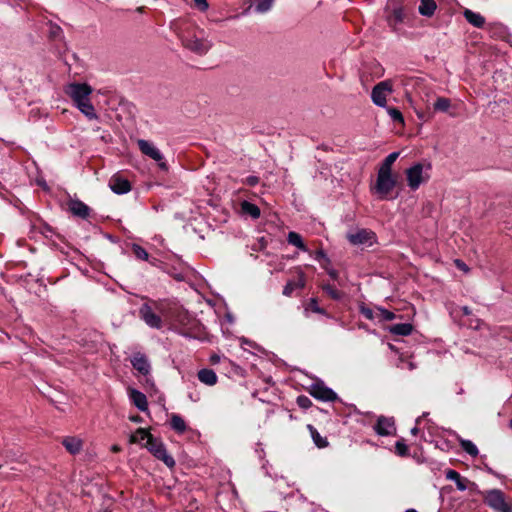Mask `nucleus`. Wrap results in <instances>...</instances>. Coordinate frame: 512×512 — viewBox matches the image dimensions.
<instances>
[{
	"label": "nucleus",
	"mask_w": 512,
	"mask_h": 512,
	"mask_svg": "<svg viewBox=\"0 0 512 512\" xmlns=\"http://www.w3.org/2000/svg\"><path fill=\"white\" fill-rule=\"evenodd\" d=\"M182 43L185 48L198 55H205L212 47V43L209 40L196 35L184 36Z\"/></svg>",
	"instance_id": "obj_8"
},
{
	"label": "nucleus",
	"mask_w": 512,
	"mask_h": 512,
	"mask_svg": "<svg viewBox=\"0 0 512 512\" xmlns=\"http://www.w3.org/2000/svg\"><path fill=\"white\" fill-rule=\"evenodd\" d=\"M69 210L73 215L82 219H86L90 213V208L80 200H70Z\"/></svg>",
	"instance_id": "obj_16"
},
{
	"label": "nucleus",
	"mask_w": 512,
	"mask_h": 512,
	"mask_svg": "<svg viewBox=\"0 0 512 512\" xmlns=\"http://www.w3.org/2000/svg\"><path fill=\"white\" fill-rule=\"evenodd\" d=\"M413 326L409 323L394 324L389 327V332L394 335L408 336L412 333Z\"/></svg>",
	"instance_id": "obj_24"
},
{
	"label": "nucleus",
	"mask_w": 512,
	"mask_h": 512,
	"mask_svg": "<svg viewBox=\"0 0 512 512\" xmlns=\"http://www.w3.org/2000/svg\"><path fill=\"white\" fill-rule=\"evenodd\" d=\"M392 92V82L390 80L381 81L372 89L371 99L375 105L379 107H386L387 95Z\"/></svg>",
	"instance_id": "obj_9"
},
{
	"label": "nucleus",
	"mask_w": 512,
	"mask_h": 512,
	"mask_svg": "<svg viewBox=\"0 0 512 512\" xmlns=\"http://www.w3.org/2000/svg\"><path fill=\"white\" fill-rule=\"evenodd\" d=\"M65 449L75 455L78 454L83 448V441L76 436H67L62 440Z\"/></svg>",
	"instance_id": "obj_17"
},
{
	"label": "nucleus",
	"mask_w": 512,
	"mask_h": 512,
	"mask_svg": "<svg viewBox=\"0 0 512 512\" xmlns=\"http://www.w3.org/2000/svg\"><path fill=\"white\" fill-rule=\"evenodd\" d=\"M422 417H425V414H422V416H421V417H418V418L416 419V424H417V425H419V424H420V421H421Z\"/></svg>",
	"instance_id": "obj_52"
},
{
	"label": "nucleus",
	"mask_w": 512,
	"mask_h": 512,
	"mask_svg": "<svg viewBox=\"0 0 512 512\" xmlns=\"http://www.w3.org/2000/svg\"><path fill=\"white\" fill-rule=\"evenodd\" d=\"M130 420L133 422H140L141 418H140V416H131Z\"/></svg>",
	"instance_id": "obj_50"
},
{
	"label": "nucleus",
	"mask_w": 512,
	"mask_h": 512,
	"mask_svg": "<svg viewBox=\"0 0 512 512\" xmlns=\"http://www.w3.org/2000/svg\"><path fill=\"white\" fill-rule=\"evenodd\" d=\"M137 144H138L139 150L142 152V154H144L145 156L156 161L158 163V167L161 170H163V171L168 170V165H167L166 161L164 160L163 154L153 143H151L147 140H144V139H139L137 141Z\"/></svg>",
	"instance_id": "obj_6"
},
{
	"label": "nucleus",
	"mask_w": 512,
	"mask_h": 512,
	"mask_svg": "<svg viewBox=\"0 0 512 512\" xmlns=\"http://www.w3.org/2000/svg\"><path fill=\"white\" fill-rule=\"evenodd\" d=\"M132 251L135 257L140 260L147 261L149 258L148 252L138 244L132 245Z\"/></svg>",
	"instance_id": "obj_32"
},
{
	"label": "nucleus",
	"mask_w": 512,
	"mask_h": 512,
	"mask_svg": "<svg viewBox=\"0 0 512 512\" xmlns=\"http://www.w3.org/2000/svg\"><path fill=\"white\" fill-rule=\"evenodd\" d=\"M408 365H409V369H413L414 368V365L411 362Z\"/></svg>",
	"instance_id": "obj_55"
},
{
	"label": "nucleus",
	"mask_w": 512,
	"mask_h": 512,
	"mask_svg": "<svg viewBox=\"0 0 512 512\" xmlns=\"http://www.w3.org/2000/svg\"><path fill=\"white\" fill-rule=\"evenodd\" d=\"M287 241L289 244L296 246L297 248H299L300 250H302L304 252L308 251L306 245L304 244V242L302 240L301 235L296 232H293V231L289 232Z\"/></svg>",
	"instance_id": "obj_26"
},
{
	"label": "nucleus",
	"mask_w": 512,
	"mask_h": 512,
	"mask_svg": "<svg viewBox=\"0 0 512 512\" xmlns=\"http://www.w3.org/2000/svg\"><path fill=\"white\" fill-rule=\"evenodd\" d=\"M399 157V152H392L390 153L381 163L378 170L385 171V172H392V165Z\"/></svg>",
	"instance_id": "obj_28"
},
{
	"label": "nucleus",
	"mask_w": 512,
	"mask_h": 512,
	"mask_svg": "<svg viewBox=\"0 0 512 512\" xmlns=\"http://www.w3.org/2000/svg\"><path fill=\"white\" fill-rule=\"evenodd\" d=\"M462 311L465 315H469L471 313V310L467 306L462 307Z\"/></svg>",
	"instance_id": "obj_49"
},
{
	"label": "nucleus",
	"mask_w": 512,
	"mask_h": 512,
	"mask_svg": "<svg viewBox=\"0 0 512 512\" xmlns=\"http://www.w3.org/2000/svg\"><path fill=\"white\" fill-rule=\"evenodd\" d=\"M450 106L451 101L445 97L437 98L436 102L434 103V109L440 112H447Z\"/></svg>",
	"instance_id": "obj_31"
},
{
	"label": "nucleus",
	"mask_w": 512,
	"mask_h": 512,
	"mask_svg": "<svg viewBox=\"0 0 512 512\" xmlns=\"http://www.w3.org/2000/svg\"><path fill=\"white\" fill-rule=\"evenodd\" d=\"M347 240L354 246H367L370 247L376 243L377 236L370 230L365 228H357L351 230L346 235Z\"/></svg>",
	"instance_id": "obj_5"
},
{
	"label": "nucleus",
	"mask_w": 512,
	"mask_h": 512,
	"mask_svg": "<svg viewBox=\"0 0 512 512\" xmlns=\"http://www.w3.org/2000/svg\"><path fill=\"white\" fill-rule=\"evenodd\" d=\"M314 259L318 262L324 261L326 263H329V258L325 254L323 250H318L313 255Z\"/></svg>",
	"instance_id": "obj_42"
},
{
	"label": "nucleus",
	"mask_w": 512,
	"mask_h": 512,
	"mask_svg": "<svg viewBox=\"0 0 512 512\" xmlns=\"http://www.w3.org/2000/svg\"><path fill=\"white\" fill-rule=\"evenodd\" d=\"M360 312L361 314L368 320H373L374 319V312L372 309L366 307V306H361L360 307Z\"/></svg>",
	"instance_id": "obj_41"
},
{
	"label": "nucleus",
	"mask_w": 512,
	"mask_h": 512,
	"mask_svg": "<svg viewBox=\"0 0 512 512\" xmlns=\"http://www.w3.org/2000/svg\"><path fill=\"white\" fill-rule=\"evenodd\" d=\"M311 310L312 312L314 313H318V314H324L325 311L319 307L318 303H317V300L312 298L310 299V302L308 304V307L306 308V312Z\"/></svg>",
	"instance_id": "obj_39"
},
{
	"label": "nucleus",
	"mask_w": 512,
	"mask_h": 512,
	"mask_svg": "<svg viewBox=\"0 0 512 512\" xmlns=\"http://www.w3.org/2000/svg\"><path fill=\"white\" fill-rule=\"evenodd\" d=\"M456 439L459 441L461 448L470 456L476 457L479 454L477 446L470 440L461 438L458 434L454 433Z\"/></svg>",
	"instance_id": "obj_23"
},
{
	"label": "nucleus",
	"mask_w": 512,
	"mask_h": 512,
	"mask_svg": "<svg viewBox=\"0 0 512 512\" xmlns=\"http://www.w3.org/2000/svg\"><path fill=\"white\" fill-rule=\"evenodd\" d=\"M323 291L334 300H340L342 298V293L330 284L323 285Z\"/></svg>",
	"instance_id": "obj_34"
},
{
	"label": "nucleus",
	"mask_w": 512,
	"mask_h": 512,
	"mask_svg": "<svg viewBox=\"0 0 512 512\" xmlns=\"http://www.w3.org/2000/svg\"><path fill=\"white\" fill-rule=\"evenodd\" d=\"M405 94H406L407 98L410 100V92L408 91V89H406Z\"/></svg>",
	"instance_id": "obj_53"
},
{
	"label": "nucleus",
	"mask_w": 512,
	"mask_h": 512,
	"mask_svg": "<svg viewBox=\"0 0 512 512\" xmlns=\"http://www.w3.org/2000/svg\"><path fill=\"white\" fill-rule=\"evenodd\" d=\"M304 286V282L303 281H300L298 283L296 282H293V281H289L285 286H284V289H283V295L289 297L292 295L293 291L297 288H302Z\"/></svg>",
	"instance_id": "obj_33"
},
{
	"label": "nucleus",
	"mask_w": 512,
	"mask_h": 512,
	"mask_svg": "<svg viewBox=\"0 0 512 512\" xmlns=\"http://www.w3.org/2000/svg\"><path fill=\"white\" fill-rule=\"evenodd\" d=\"M463 15L467 22L476 28H482L485 25V18L480 13L466 9Z\"/></svg>",
	"instance_id": "obj_20"
},
{
	"label": "nucleus",
	"mask_w": 512,
	"mask_h": 512,
	"mask_svg": "<svg viewBox=\"0 0 512 512\" xmlns=\"http://www.w3.org/2000/svg\"><path fill=\"white\" fill-rule=\"evenodd\" d=\"M405 18L404 9L402 7L394 8L391 14V21L395 24L402 23Z\"/></svg>",
	"instance_id": "obj_35"
},
{
	"label": "nucleus",
	"mask_w": 512,
	"mask_h": 512,
	"mask_svg": "<svg viewBox=\"0 0 512 512\" xmlns=\"http://www.w3.org/2000/svg\"><path fill=\"white\" fill-rule=\"evenodd\" d=\"M140 318L148 325L150 328L160 329L162 327V319L159 315H157L151 305L148 303L143 304L139 309Z\"/></svg>",
	"instance_id": "obj_10"
},
{
	"label": "nucleus",
	"mask_w": 512,
	"mask_h": 512,
	"mask_svg": "<svg viewBox=\"0 0 512 512\" xmlns=\"http://www.w3.org/2000/svg\"><path fill=\"white\" fill-rule=\"evenodd\" d=\"M129 399L131 402L142 412L148 410V401L147 397L144 393L140 392L137 389H129L128 391Z\"/></svg>",
	"instance_id": "obj_15"
},
{
	"label": "nucleus",
	"mask_w": 512,
	"mask_h": 512,
	"mask_svg": "<svg viewBox=\"0 0 512 512\" xmlns=\"http://www.w3.org/2000/svg\"><path fill=\"white\" fill-rule=\"evenodd\" d=\"M310 395L321 401H335L337 394L323 383H314L310 387Z\"/></svg>",
	"instance_id": "obj_11"
},
{
	"label": "nucleus",
	"mask_w": 512,
	"mask_h": 512,
	"mask_svg": "<svg viewBox=\"0 0 512 512\" xmlns=\"http://www.w3.org/2000/svg\"><path fill=\"white\" fill-rule=\"evenodd\" d=\"M396 186V178L392 172H385L378 170L375 185L372 187V192L375 193L379 199H388L389 194Z\"/></svg>",
	"instance_id": "obj_2"
},
{
	"label": "nucleus",
	"mask_w": 512,
	"mask_h": 512,
	"mask_svg": "<svg viewBox=\"0 0 512 512\" xmlns=\"http://www.w3.org/2000/svg\"><path fill=\"white\" fill-rule=\"evenodd\" d=\"M297 403L301 408L307 409L311 406V400L306 396H299L297 398Z\"/></svg>",
	"instance_id": "obj_40"
},
{
	"label": "nucleus",
	"mask_w": 512,
	"mask_h": 512,
	"mask_svg": "<svg viewBox=\"0 0 512 512\" xmlns=\"http://www.w3.org/2000/svg\"><path fill=\"white\" fill-rule=\"evenodd\" d=\"M437 8L434 0H421L418 7V11L422 16L431 17L435 13Z\"/></svg>",
	"instance_id": "obj_22"
},
{
	"label": "nucleus",
	"mask_w": 512,
	"mask_h": 512,
	"mask_svg": "<svg viewBox=\"0 0 512 512\" xmlns=\"http://www.w3.org/2000/svg\"><path fill=\"white\" fill-rule=\"evenodd\" d=\"M197 376L201 383L208 386L215 385L218 380V377L214 370L208 368L199 370Z\"/></svg>",
	"instance_id": "obj_19"
},
{
	"label": "nucleus",
	"mask_w": 512,
	"mask_h": 512,
	"mask_svg": "<svg viewBox=\"0 0 512 512\" xmlns=\"http://www.w3.org/2000/svg\"><path fill=\"white\" fill-rule=\"evenodd\" d=\"M377 311H378L379 315L381 316V318L385 321H392L396 318L395 313H393L385 308L377 307Z\"/></svg>",
	"instance_id": "obj_37"
},
{
	"label": "nucleus",
	"mask_w": 512,
	"mask_h": 512,
	"mask_svg": "<svg viewBox=\"0 0 512 512\" xmlns=\"http://www.w3.org/2000/svg\"><path fill=\"white\" fill-rule=\"evenodd\" d=\"M446 479L455 482L456 487L460 491H465L470 483L468 479L463 478L457 471L448 469L445 472Z\"/></svg>",
	"instance_id": "obj_18"
},
{
	"label": "nucleus",
	"mask_w": 512,
	"mask_h": 512,
	"mask_svg": "<svg viewBox=\"0 0 512 512\" xmlns=\"http://www.w3.org/2000/svg\"><path fill=\"white\" fill-rule=\"evenodd\" d=\"M170 425L173 430H175L176 432H178L180 434L184 433L187 429L185 421L183 420L182 417H180L177 414H173L171 416Z\"/></svg>",
	"instance_id": "obj_27"
},
{
	"label": "nucleus",
	"mask_w": 512,
	"mask_h": 512,
	"mask_svg": "<svg viewBox=\"0 0 512 512\" xmlns=\"http://www.w3.org/2000/svg\"><path fill=\"white\" fill-rule=\"evenodd\" d=\"M418 82H419V80H417V79H405V80H402V83H403V85L405 87H407L409 84H414V83L416 84Z\"/></svg>",
	"instance_id": "obj_46"
},
{
	"label": "nucleus",
	"mask_w": 512,
	"mask_h": 512,
	"mask_svg": "<svg viewBox=\"0 0 512 512\" xmlns=\"http://www.w3.org/2000/svg\"><path fill=\"white\" fill-rule=\"evenodd\" d=\"M109 187L116 194H126L131 190L130 182L119 174L110 178Z\"/></svg>",
	"instance_id": "obj_13"
},
{
	"label": "nucleus",
	"mask_w": 512,
	"mask_h": 512,
	"mask_svg": "<svg viewBox=\"0 0 512 512\" xmlns=\"http://www.w3.org/2000/svg\"><path fill=\"white\" fill-rule=\"evenodd\" d=\"M131 364L140 374L146 376L150 373L151 365L148 358L141 352L135 353L131 358Z\"/></svg>",
	"instance_id": "obj_14"
},
{
	"label": "nucleus",
	"mask_w": 512,
	"mask_h": 512,
	"mask_svg": "<svg viewBox=\"0 0 512 512\" xmlns=\"http://www.w3.org/2000/svg\"><path fill=\"white\" fill-rule=\"evenodd\" d=\"M323 267L326 269V271H327L328 275H329L332 279L336 280V279L338 278V272H337L335 269H333V268L328 269V268H326L324 265H323Z\"/></svg>",
	"instance_id": "obj_44"
},
{
	"label": "nucleus",
	"mask_w": 512,
	"mask_h": 512,
	"mask_svg": "<svg viewBox=\"0 0 512 512\" xmlns=\"http://www.w3.org/2000/svg\"><path fill=\"white\" fill-rule=\"evenodd\" d=\"M152 437V435L144 428H138L135 433L130 436V443L140 444L145 447V444H148V438Z\"/></svg>",
	"instance_id": "obj_21"
},
{
	"label": "nucleus",
	"mask_w": 512,
	"mask_h": 512,
	"mask_svg": "<svg viewBox=\"0 0 512 512\" xmlns=\"http://www.w3.org/2000/svg\"><path fill=\"white\" fill-rule=\"evenodd\" d=\"M419 433V428L417 425L411 429V434L416 436Z\"/></svg>",
	"instance_id": "obj_48"
},
{
	"label": "nucleus",
	"mask_w": 512,
	"mask_h": 512,
	"mask_svg": "<svg viewBox=\"0 0 512 512\" xmlns=\"http://www.w3.org/2000/svg\"><path fill=\"white\" fill-rule=\"evenodd\" d=\"M258 181H259V179L256 176H249L246 179L247 184L250 186L256 185L258 183Z\"/></svg>",
	"instance_id": "obj_45"
},
{
	"label": "nucleus",
	"mask_w": 512,
	"mask_h": 512,
	"mask_svg": "<svg viewBox=\"0 0 512 512\" xmlns=\"http://www.w3.org/2000/svg\"><path fill=\"white\" fill-rule=\"evenodd\" d=\"M406 512H417V511L414 509H408V510H406Z\"/></svg>",
	"instance_id": "obj_56"
},
{
	"label": "nucleus",
	"mask_w": 512,
	"mask_h": 512,
	"mask_svg": "<svg viewBox=\"0 0 512 512\" xmlns=\"http://www.w3.org/2000/svg\"><path fill=\"white\" fill-rule=\"evenodd\" d=\"M456 264L457 266L460 268V269H463L464 271H467V267L464 263L460 262L459 260L456 261Z\"/></svg>",
	"instance_id": "obj_47"
},
{
	"label": "nucleus",
	"mask_w": 512,
	"mask_h": 512,
	"mask_svg": "<svg viewBox=\"0 0 512 512\" xmlns=\"http://www.w3.org/2000/svg\"><path fill=\"white\" fill-rule=\"evenodd\" d=\"M194 2L201 11H205L208 9V3L206 0H194Z\"/></svg>",
	"instance_id": "obj_43"
},
{
	"label": "nucleus",
	"mask_w": 512,
	"mask_h": 512,
	"mask_svg": "<svg viewBox=\"0 0 512 512\" xmlns=\"http://www.w3.org/2000/svg\"><path fill=\"white\" fill-rule=\"evenodd\" d=\"M111 449L115 453H117V452H119L121 450V448L118 445H113Z\"/></svg>",
	"instance_id": "obj_51"
},
{
	"label": "nucleus",
	"mask_w": 512,
	"mask_h": 512,
	"mask_svg": "<svg viewBox=\"0 0 512 512\" xmlns=\"http://www.w3.org/2000/svg\"><path fill=\"white\" fill-rule=\"evenodd\" d=\"M484 502L497 512H512V499H507L499 489H491L484 493Z\"/></svg>",
	"instance_id": "obj_3"
},
{
	"label": "nucleus",
	"mask_w": 512,
	"mask_h": 512,
	"mask_svg": "<svg viewBox=\"0 0 512 512\" xmlns=\"http://www.w3.org/2000/svg\"><path fill=\"white\" fill-rule=\"evenodd\" d=\"M275 0H255V11L257 13H266L269 11Z\"/></svg>",
	"instance_id": "obj_30"
},
{
	"label": "nucleus",
	"mask_w": 512,
	"mask_h": 512,
	"mask_svg": "<svg viewBox=\"0 0 512 512\" xmlns=\"http://www.w3.org/2000/svg\"><path fill=\"white\" fill-rule=\"evenodd\" d=\"M145 447L159 460H162L168 467H173L175 465V460L172 456L167 453V450L164 444L152 437L148 438V444H145Z\"/></svg>",
	"instance_id": "obj_7"
},
{
	"label": "nucleus",
	"mask_w": 512,
	"mask_h": 512,
	"mask_svg": "<svg viewBox=\"0 0 512 512\" xmlns=\"http://www.w3.org/2000/svg\"><path fill=\"white\" fill-rule=\"evenodd\" d=\"M387 113L394 122H398V123L404 122L403 115L398 109L389 107V108H387Z\"/></svg>",
	"instance_id": "obj_36"
},
{
	"label": "nucleus",
	"mask_w": 512,
	"mask_h": 512,
	"mask_svg": "<svg viewBox=\"0 0 512 512\" xmlns=\"http://www.w3.org/2000/svg\"><path fill=\"white\" fill-rule=\"evenodd\" d=\"M430 165L424 166L416 163L406 170L407 184L411 190H417L423 183L429 180Z\"/></svg>",
	"instance_id": "obj_4"
},
{
	"label": "nucleus",
	"mask_w": 512,
	"mask_h": 512,
	"mask_svg": "<svg viewBox=\"0 0 512 512\" xmlns=\"http://www.w3.org/2000/svg\"><path fill=\"white\" fill-rule=\"evenodd\" d=\"M395 450H396V453L401 457L408 455V446L404 443L403 440H399L396 442Z\"/></svg>",
	"instance_id": "obj_38"
},
{
	"label": "nucleus",
	"mask_w": 512,
	"mask_h": 512,
	"mask_svg": "<svg viewBox=\"0 0 512 512\" xmlns=\"http://www.w3.org/2000/svg\"><path fill=\"white\" fill-rule=\"evenodd\" d=\"M308 428L310 430L312 439L317 447L324 448L328 445L326 438L322 437L312 425H308Z\"/></svg>",
	"instance_id": "obj_29"
},
{
	"label": "nucleus",
	"mask_w": 512,
	"mask_h": 512,
	"mask_svg": "<svg viewBox=\"0 0 512 512\" xmlns=\"http://www.w3.org/2000/svg\"><path fill=\"white\" fill-rule=\"evenodd\" d=\"M374 430L380 436H389L394 434L396 431L394 419L384 416L379 417L374 426Z\"/></svg>",
	"instance_id": "obj_12"
},
{
	"label": "nucleus",
	"mask_w": 512,
	"mask_h": 512,
	"mask_svg": "<svg viewBox=\"0 0 512 512\" xmlns=\"http://www.w3.org/2000/svg\"><path fill=\"white\" fill-rule=\"evenodd\" d=\"M212 361L215 363V362L219 361V358L218 357H213Z\"/></svg>",
	"instance_id": "obj_54"
},
{
	"label": "nucleus",
	"mask_w": 512,
	"mask_h": 512,
	"mask_svg": "<svg viewBox=\"0 0 512 512\" xmlns=\"http://www.w3.org/2000/svg\"><path fill=\"white\" fill-rule=\"evenodd\" d=\"M92 88L86 83H70L65 87V93L72 99L75 106L90 120L97 119V114L91 103Z\"/></svg>",
	"instance_id": "obj_1"
},
{
	"label": "nucleus",
	"mask_w": 512,
	"mask_h": 512,
	"mask_svg": "<svg viewBox=\"0 0 512 512\" xmlns=\"http://www.w3.org/2000/svg\"><path fill=\"white\" fill-rule=\"evenodd\" d=\"M241 210L244 214L251 216L253 219L260 217L259 207L249 201H243L241 203Z\"/></svg>",
	"instance_id": "obj_25"
}]
</instances>
